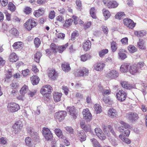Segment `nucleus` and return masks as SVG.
<instances>
[{"label": "nucleus", "mask_w": 147, "mask_h": 147, "mask_svg": "<svg viewBox=\"0 0 147 147\" xmlns=\"http://www.w3.org/2000/svg\"><path fill=\"white\" fill-rule=\"evenodd\" d=\"M80 126L82 129L86 132L91 131V126L89 124H86L84 122H82L80 123Z\"/></svg>", "instance_id": "nucleus-20"}, {"label": "nucleus", "mask_w": 147, "mask_h": 147, "mask_svg": "<svg viewBox=\"0 0 147 147\" xmlns=\"http://www.w3.org/2000/svg\"><path fill=\"white\" fill-rule=\"evenodd\" d=\"M18 59V57L16 53H11L9 57V60L12 62H14Z\"/></svg>", "instance_id": "nucleus-27"}, {"label": "nucleus", "mask_w": 147, "mask_h": 147, "mask_svg": "<svg viewBox=\"0 0 147 147\" xmlns=\"http://www.w3.org/2000/svg\"><path fill=\"white\" fill-rule=\"evenodd\" d=\"M135 35L139 37H142L145 35L146 33L144 30L136 31L134 32Z\"/></svg>", "instance_id": "nucleus-46"}, {"label": "nucleus", "mask_w": 147, "mask_h": 147, "mask_svg": "<svg viewBox=\"0 0 147 147\" xmlns=\"http://www.w3.org/2000/svg\"><path fill=\"white\" fill-rule=\"evenodd\" d=\"M42 56V53L40 51H37L34 55V61L37 63H39L40 59Z\"/></svg>", "instance_id": "nucleus-38"}, {"label": "nucleus", "mask_w": 147, "mask_h": 147, "mask_svg": "<svg viewBox=\"0 0 147 147\" xmlns=\"http://www.w3.org/2000/svg\"><path fill=\"white\" fill-rule=\"evenodd\" d=\"M62 69L65 72H68L71 70L69 64L68 63L64 62L61 64Z\"/></svg>", "instance_id": "nucleus-25"}, {"label": "nucleus", "mask_w": 147, "mask_h": 147, "mask_svg": "<svg viewBox=\"0 0 147 147\" xmlns=\"http://www.w3.org/2000/svg\"><path fill=\"white\" fill-rule=\"evenodd\" d=\"M92 22L90 21H87L83 24V28L85 30L90 28L92 26Z\"/></svg>", "instance_id": "nucleus-45"}, {"label": "nucleus", "mask_w": 147, "mask_h": 147, "mask_svg": "<svg viewBox=\"0 0 147 147\" xmlns=\"http://www.w3.org/2000/svg\"><path fill=\"white\" fill-rule=\"evenodd\" d=\"M100 90L101 91L102 95L105 96L106 95H108L110 94L111 90L110 89H103L102 87H99Z\"/></svg>", "instance_id": "nucleus-30"}, {"label": "nucleus", "mask_w": 147, "mask_h": 147, "mask_svg": "<svg viewBox=\"0 0 147 147\" xmlns=\"http://www.w3.org/2000/svg\"><path fill=\"white\" fill-rule=\"evenodd\" d=\"M24 12L26 14H29L31 12L32 9L29 7H26L24 8Z\"/></svg>", "instance_id": "nucleus-55"}, {"label": "nucleus", "mask_w": 147, "mask_h": 147, "mask_svg": "<svg viewBox=\"0 0 147 147\" xmlns=\"http://www.w3.org/2000/svg\"><path fill=\"white\" fill-rule=\"evenodd\" d=\"M130 63H124L121 66L120 70L122 73H125L129 71Z\"/></svg>", "instance_id": "nucleus-18"}, {"label": "nucleus", "mask_w": 147, "mask_h": 147, "mask_svg": "<svg viewBox=\"0 0 147 147\" xmlns=\"http://www.w3.org/2000/svg\"><path fill=\"white\" fill-rule=\"evenodd\" d=\"M128 39L127 37H125L122 38L121 40V42L122 44L124 45H127L128 44Z\"/></svg>", "instance_id": "nucleus-62"}, {"label": "nucleus", "mask_w": 147, "mask_h": 147, "mask_svg": "<svg viewBox=\"0 0 147 147\" xmlns=\"http://www.w3.org/2000/svg\"><path fill=\"white\" fill-rule=\"evenodd\" d=\"M86 117H83L87 121H90L92 118V114L90 112V114H86Z\"/></svg>", "instance_id": "nucleus-60"}, {"label": "nucleus", "mask_w": 147, "mask_h": 147, "mask_svg": "<svg viewBox=\"0 0 147 147\" xmlns=\"http://www.w3.org/2000/svg\"><path fill=\"white\" fill-rule=\"evenodd\" d=\"M10 86L13 89H17L20 87L19 84L18 82L16 80L12 81L10 85Z\"/></svg>", "instance_id": "nucleus-35"}, {"label": "nucleus", "mask_w": 147, "mask_h": 147, "mask_svg": "<svg viewBox=\"0 0 147 147\" xmlns=\"http://www.w3.org/2000/svg\"><path fill=\"white\" fill-rule=\"evenodd\" d=\"M30 80L33 85H36L38 83L40 79L37 76L33 75L30 77Z\"/></svg>", "instance_id": "nucleus-26"}, {"label": "nucleus", "mask_w": 147, "mask_h": 147, "mask_svg": "<svg viewBox=\"0 0 147 147\" xmlns=\"http://www.w3.org/2000/svg\"><path fill=\"white\" fill-rule=\"evenodd\" d=\"M111 47L112 51L115 52L117 49V44L116 42L113 40L111 42Z\"/></svg>", "instance_id": "nucleus-40"}, {"label": "nucleus", "mask_w": 147, "mask_h": 147, "mask_svg": "<svg viewBox=\"0 0 147 147\" xmlns=\"http://www.w3.org/2000/svg\"><path fill=\"white\" fill-rule=\"evenodd\" d=\"M76 3L77 6V9L80 11H81L82 9L81 1L77 0L76 1Z\"/></svg>", "instance_id": "nucleus-54"}, {"label": "nucleus", "mask_w": 147, "mask_h": 147, "mask_svg": "<svg viewBox=\"0 0 147 147\" xmlns=\"http://www.w3.org/2000/svg\"><path fill=\"white\" fill-rule=\"evenodd\" d=\"M94 147H101L100 145L99 142L95 138H93L91 140Z\"/></svg>", "instance_id": "nucleus-53"}, {"label": "nucleus", "mask_w": 147, "mask_h": 147, "mask_svg": "<svg viewBox=\"0 0 147 147\" xmlns=\"http://www.w3.org/2000/svg\"><path fill=\"white\" fill-rule=\"evenodd\" d=\"M128 50L131 53H133L136 51L137 49L134 45H131L128 47Z\"/></svg>", "instance_id": "nucleus-50"}, {"label": "nucleus", "mask_w": 147, "mask_h": 147, "mask_svg": "<svg viewBox=\"0 0 147 147\" xmlns=\"http://www.w3.org/2000/svg\"><path fill=\"white\" fill-rule=\"evenodd\" d=\"M94 107L97 114L99 113L102 112L101 106L99 104H95L94 106Z\"/></svg>", "instance_id": "nucleus-47"}, {"label": "nucleus", "mask_w": 147, "mask_h": 147, "mask_svg": "<svg viewBox=\"0 0 147 147\" xmlns=\"http://www.w3.org/2000/svg\"><path fill=\"white\" fill-rule=\"evenodd\" d=\"M48 76L51 79L55 80L56 79L57 76V72L54 69H51L49 70L48 72Z\"/></svg>", "instance_id": "nucleus-16"}, {"label": "nucleus", "mask_w": 147, "mask_h": 147, "mask_svg": "<svg viewBox=\"0 0 147 147\" xmlns=\"http://www.w3.org/2000/svg\"><path fill=\"white\" fill-rule=\"evenodd\" d=\"M123 21L124 25L130 29H133L136 24L133 20L128 18L124 19Z\"/></svg>", "instance_id": "nucleus-9"}, {"label": "nucleus", "mask_w": 147, "mask_h": 147, "mask_svg": "<svg viewBox=\"0 0 147 147\" xmlns=\"http://www.w3.org/2000/svg\"><path fill=\"white\" fill-rule=\"evenodd\" d=\"M105 64L102 62L98 63L94 67L95 69L97 71H101L105 66Z\"/></svg>", "instance_id": "nucleus-32"}, {"label": "nucleus", "mask_w": 147, "mask_h": 147, "mask_svg": "<svg viewBox=\"0 0 147 147\" xmlns=\"http://www.w3.org/2000/svg\"><path fill=\"white\" fill-rule=\"evenodd\" d=\"M77 137L80 141L82 142L86 140L87 136L83 131H80L77 133Z\"/></svg>", "instance_id": "nucleus-14"}, {"label": "nucleus", "mask_w": 147, "mask_h": 147, "mask_svg": "<svg viewBox=\"0 0 147 147\" xmlns=\"http://www.w3.org/2000/svg\"><path fill=\"white\" fill-rule=\"evenodd\" d=\"M88 55L86 54L80 56L81 61H85L88 59Z\"/></svg>", "instance_id": "nucleus-63"}, {"label": "nucleus", "mask_w": 147, "mask_h": 147, "mask_svg": "<svg viewBox=\"0 0 147 147\" xmlns=\"http://www.w3.org/2000/svg\"><path fill=\"white\" fill-rule=\"evenodd\" d=\"M129 71L132 75H135L138 72L137 66L134 64L131 65L130 64Z\"/></svg>", "instance_id": "nucleus-19"}, {"label": "nucleus", "mask_w": 147, "mask_h": 147, "mask_svg": "<svg viewBox=\"0 0 147 147\" xmlns=\"http://www.w3.org/2000/svg\"><path fill=\"white\" fill-rule=\"evenodd\" d=\"M78 32L77 31H74L71 35V39L72 40H74L75 37L78 36Z\"/></svg>", "instance_id": "nucleus-57"}, {"label": "nucleus", "mask_w": 147, "mask_h": 147, "mask_svg": "<svg viewBox=\"0 0 147 147\" xmlns=\"http://www.w3.org/2000/svg\"><path fill=\"white\" fill-rule=\"evenodd\" d=\"M118 5L119 4L116 1L114 0H112L108 2L106 6L109 9H113L116 8Z\"/></svg>", "instance_id": "nucleus-17"}, {"label": "nucleus", "mask_w": 147, "mask_h": 147, "mask_svg": "<svg viewBox=\"0 0 147 147\" xmlns=\"http://www.w3.org/2000/svg\"><path fill=\"white\" fill-rule=\"evenodd\" d=\"M62 94L61 93L59 92H55L53 94V98L54 101L55 102L60 101L61 100V98Z\"/></svg>", "instance_id": "nucleus-22"}, {"label": "nucleus", "mask_w": 147, "mask_h": 147, "mask_svg": "<svg viewBox=\"0 0 147 147\" xmlns=\"http://www.w3.org/2000/svg\"><path fill=\"white\" fill-rule=\"evenodd\" d=\"M91 42L89 40L86 41L84 43L83 48L84 50L88 51L89 50L91 47Z\"/></svg>", "instance_id": "nucleus-28"}, {"label": "nucleus", "mask_w": 147, "mask_h": 147, "mask_svg": "<svg viewBox=\"0 0 147 147\" xmlns=\"http://www.w3.org/2000/svg\"><path fill=\"white\" fill-rule=\"evenodd\" d=\"M28 90V87L24 84L20 90V94L23 95H24Z\"/></svg>", "instance_id": "nucleus-41"}, {"label": "nucleus", "mask_w": 147, "mask_h": 147, "mask_svg": "<svg viewBox=\"0 0 147 147\" xmlns=\"http://www.w3.org/2000/svg\"><path fill=\"white\" fill-rule=\"evenodd\" d=\"M42 134L47 141L51 140L53 138V133L48 128L44 127L42 129Z\"/></svg>", "instance_id": "nucleus-5"}, {"label": "nucleus", "mask_w": 147, "mask_h": 147, "mask_svg": "<svg viewBox=\"0 0 147 147\" xmlns=\"http://www.w3.org/2000/svg\"><path fill=\"white\" fill-rule=\"evenodd\" d=\"M81 73V75L82 76L84 75H88L89 73V70L85 67H83L80 69Z\"/></svg>", "instance_id": "nucleus-51"}, {"label": "nucleus", "mask_w": 147, "mask_h": 147, "mask_svg": "<svg viewBox=\"0 0 147 147\" xmlns=\"http://www.w3.org/2000/svg\"><path fill=\"white\" fill-rule=\"evenodd\" d=\"M119 123L121 125L123 126L119 127L118 129L119 131L121 132H123V134L125 136L128 137L130 133V131L128 129L131 128L130 125L123 121H120Z\"/></svg>", "instance_id": "nucleus-2"}, {"label": "nucleus", "mask_w": 147, "mask_h": 147, "mask_svg": "<svg viewBox=\"0 0 147 147\" xmlns=\"http://www.w3.org/2000/svg\"><path fill=\"white\" fill-rule=\"evenodd\" d=\"M95 131L97 136L100 139L104 140L106 138V136L100 128H96Z\"/></svg>", "instance_id": "nucleus-13"}, {"label": "nucleus", "mask_w": 147, "mask_h": 147, "mask_svg": "<svg viewBox=\"0 0 147 147\" xmlns=\"http://www.w3.org/2000/svg\"><path fill=\"white\" fill-rule=\"evenodd\" d=\"M122 86L126 89H130L134 88V85L129 84L128 82L122 81L121 82Z\"/></svg>", "instance_id": "nucleus-21"}, {"label": "nucleus", "mask_w": 147, "mask_h": 147, "mask_svg": "<svg viewBox=\"0 0 147 147\" xmlns=\"http://www.w3.org/2000/svg\"><path fill=\"white\" fill-rule=\"evenodd\" d=\"M68 45V43H67L63 45L58 46L57 51L59 53H62L65 50Z\"/></svg>", "instance_id": "nucleus-34"}, {"label": "nucleus", "mask_w": 147, "mask_h": 147, "mask_svg": "<svg viewBox=\"0 0 147 147\" xmlns=\"http://www.w3.org/2000/svg\"><path fill=\"white\" fill-rule=\"evenodd\" d=\"M10 35L17 36L19 35V32L15 28H11L9 31Z\"/></svg>", "instance_id": "nucleus-42"}, {"label": "nucleus", "mask_w": 147, "mask_h": 147, "mask_svg": "<svg viewBox=\"0 0 147 147\" xmlns=\"http://www.w3.org/2000/svg\"><path fill=\"white\" fill-rule=\"evenodd\" d=\"M25 141L27 146L30 147L32 146V140L30 137H26L25 139Z\"/></svg>", "instance_id": "nucleus-43"}, {"label": "nucleus", "mask_w": 147, "mask_h": 147, "mask_svg": "<svg viewBox=\"0 0 147 147\" xmlns=\"http://www.w3.org/2000/svg\"><path fill=\"white\" fill-rule=\"evenodd\" d=\"M12 76V73L11 71H8L6 75L5 80H8L11 78Z\"/></svg>", "instance_id": "nucleus-58"}, {"label": "nucleus", "mask_w": 147, "mask_h": 147, "mask_svg": "<svg viewBox=\"0 0 147 147\" xmlns=\"http://www.w3.org/2000/svg\"><path fill=\"white\" fill-rule=\"evenodd\" d=\"M118 55L119 58L122 60H124L127 57L126 54L120 52L118 53Z\"/></svg>", "instance_id": "nucleus-56"}, {"label": "nucleus", "mask_w": 147, "mask_h": 147, "mask_svg": "<svg viewBox=\"0 0 147 147\" xmlns=\"http://www.w3.org/2000/svg\"><path fill=\"white\" fill-rule=\"evenodd\" d=\"M55 131L56 135L59 138L63 139L65 137L63 136L61 130L59 128H56L55 130Z\"/></svg>", "instance_id": "nucleus-39"}, {"label": "nucleus", "mask_w": 147, "mask_h": 147, "mask_svg": "<svg viewBox=\"0 0 147 147\" xmlns=\"http://www.w3.org/2000/svg\"><path fill=\"white\" fill-rule=\"evenodd\" d=\"M52 90L53 88L50 85H45L41 88L40 93L44 97L49 98L51 95Z\"/></svg>", "instance_id": "nucleus-1"}, {"label": "nucleus", "mask_w": 147, "mask_h": 147, "mask_svg": "<svg viewBox=\"0 0 147 147\" xmlns=\"http://www.w3.org/2000/svg\"><path fill=\"white\" fill-rule=\"evenodd\" d=\"M125 15V14L124 12H119L117 13L115 16V18L116 19L120 20L123 16Z\"/></svg>", "instance_id": "nucleus-52"}, {"label": "nucleus", "mask_w": 147, "mask_h": 147, "mask_svg": "<svg viewBox=\"0 0 147 147\" xmlns=\"http://www.w3.org/2000/svg\"><path fill=\"white\" fill-rule=\"evenodd\" d=\"M138 48L142 50H145L146 48L145 44L144 41L142 39H140L137 43Z\"/></svg>", "instance_id": "nucleus-24"}, {"label": "nucleus", "mask_w": 147, "mask_h": 147, "mask_svg": "<svg viewBox=\"0 0 147 147\" xmlns=\"http://www.w3.org/2000/svg\"><path fill=\"white\" fill-rule=\"evenodd\" d=\"M8 111L11 113H14L18 111L20 109V106L14 102H10L8 104Z\"/></svg>", "instance_id": "nucleus-6"}, {"label": "nucleus", "mask_w": 147, "mask_h": 147, "mask_svg": "<svg viewBox=\"0 0 147 147\" xmlns=\"http://www.w3.org/2000/svg\"><path fill=\"white\" fill-rule=\"evenodd\" d=\"M90 14L93 18L94 19L97 18V16L96 15V9L95 7H93L90 8Z\"/></svg>", "instance_id": "nucleus-37"}, {"label": "nucleus", "mask_w": 147, "mask_h": 147, "mask_svg": "<svg viewBox=\"0 0 147 147\" xmlns=\"http://www.w3.org/2000/svg\"><path fill=\"white\" fill-rule=\"evenodd\" d=\"M67 110L69 115L73 117L74 119H75L76 118L77 113L74 106L67 107Z\"/></svg>", "instance_id": "nucleus-12"}, {"label": "nucleus", "mask_w": 147, "mask_h": 147, "mask_svg": "<svg viewBox=\"0 0 147 147\" xmlns=\"http://www.w3.org/2000/svg\"><path fill=\"white\" fill-rule=\"evenodd\" d=\"M37 24V23L35 22V19L33 18H31L29 19L24 25L25 28L29 31L35 27Z\"/></svg>", "instance_id": "nucleus-3"}, {"label": "nucleus", "mask_w": 147, "mask_h": 147, "mask_svg": "<svg viewBox=\"0 0 147 147\" xmlns=\"http://www.w3.org/2000/svg\"><path fill=\"white\" fill-rule=\"evenodd\" d=\"M23 126V124L22 121L18 120L14 123L12 127L16 134H17L22 129Z\"/></svg>", "instance_id": "nucleus-10"}, {"label": "nucleus", "mask_w": 147, "mask_h": 147, "mask_svg": "<svg viewBox=\"0 0 147 147\" xmlns=\"http://www.w3.org/2000/svg\"><path fill=\"white\" fill-rule=\"evenodd\" d=\"M126 117L127 118L132 122L135 121L139 118L138 115L137 113L133 112H129L127 113Z\"/></svg>", "instance_id": "nucleus-11"}, {"label": "nucleus", "mask_w": 147, "mask_h": 147, "mask_svg": "<svg viewBox=\"0 0 147 147\" xmlns=\"http://www.w3.org/2000/svg\"><path fill=\"white\" fill-rule=\"evenodd\" d=\"M58 46L54 43H52L50 46L51 50L52 51V52L55 54H56L57 53V49Z\"/></svg>", "instance_id": "nucleus-44"}, {"label": "nucleus", "mask_w": 147, "mask_h": 147, "mask_svg": "<svg viewBox=\"0 0 147 147\" xmlns=\"http://www.w3.org/2000/svg\"><path fill=\"white\" fill-rule=\"evenodd\" d=\"M30 73V70L28 69L23 70L22 71V74L24 76H26L28 75Z\"/></svg>", "instance_id": "nucleus-64"}, {"label": "nucleus", "mask_w": 147, "mask_h": 147, "mask_svg": "<svg viewBox=\"0 0 147 147\" xmlns=\"http://www.w3.org/2000/svg\"><path fill=\"white\" fill-rule=\"evenodd\" d=\"M73 22V20L71 18L66 20L63 25V28H66L69 27L72 24Z\"/></svg>", "instance_id": "nucleus-31"}, {"label": "nucleus", "mask_w": 147, "mask_h": 147, "mask_svg": "<svg viewBox=\"0 0 147 147\" xmlns=\"http://www.w3.org/2000/svg\"><path fill=\"white\" fill-rule=\"evenodd\" d=\"M67 115V113L65 111H60L56 113L55 118L57 121H63Z\"/></svg>", "instance_id": "nucleus-8"}, {"label": "nucleus", "mask_w": 147, "mask_h": 147, "mask_svg": "<svg viewBox=\"0 0 147 147\" xmlns=\"http://www.w3.org/2000/svg\"><path fill=\"white\" fill-rule=\"evenodd\" d=\"M102 12L103 15L105 17V20L109 19L111 15L109 11L105 8L102 9Z\"/></svg>", "instance_id": "nucleus-29"}, {"label": "nucleus", "mask_w": 147, "mask_h": 147, "mask_svg": "<svg viewBox=\"0 0 147 147\" xmlns=\"http://www.w3.org/2000/svg\"><path fill=\"white\" fill-rule=\"evenodd\" d=\"M65 37V34L63 33H58L56 34V39H63Z\"/></svg>", "instance_id": "nucleus-59"}, {"label": "nucleus", "mask_w": 147, "mask_h": 147, "mask_svg": "<svg viewBox=\"0 0 147 147\" xmlns=\"http://www.w3.org/2000/svg\"><path fill=\"white\" fill-rule=\"evenodd\" d=\"M44 12V8H40L37 10H35L33 13L34 15L36 17H39L42 16Z\"/></svg>", "instance_id": "nucleus-23"}, {"label": "nucleus", "mask_w": 147, "mask_h": 147, "mask_svg": "<svg viewBox=\"0 0 147 147\" xmlns=\"http://www.w3.org/2000/svg\"><path fill=\"white\" fill-rule=\"evenodd\" d=\"M7 7L8 9L12 12L15 11L16 9V6L12 2H9L8 4Z\"/></svg>", "instance_id": "nucleus-33"}, {"label": "nucleus", "mask_w": 147, "mask_h": 147, "mask_svg": "<svg viewBox=\"0 0 147 147\" xmlns=\"http://www.w3.org/2000/svg\"><path fill=\"white\" fill-rule=\"evenodd\" d=\"M107 115L111 118H114L117 117L118 114L116 110L113 108H110L108 111Z\"/></svg>", "instance_id": "nucleus-15"}, {"label": "nucleus", "mask_w": 147, "mask_h": 147, "mask_svg": "<svg viewBox=\"0 0 147 147\" xmlns=\"http://www.w3.org/2000/svg\"><path fill=\"white\" fill-rule=\"evenodd\" d=\"M127 93L122 89H119L116 93V97L117 100L120 102L125 101L127 97Z\"/></svg>", "instance_id": "nucleus-4"}, {"label": "nucleus", "mask_w": 147, "mask_h": 147, "mask_svg": "<svg viewBox=\"0 0 147 147\" xmlns=\"http://www.w3.org/2000/svg\"><path fill=\"white\" fill-rule=\"evenodd\" d=\"M34 44L35 47L38 48L41 44V41L40 39L38 37L35 38L34 40Z\"/></svg>", "instance_id": "nucleus-48"}, {"label": "nucleus", "mask_w": 147, "mask_h": 147, "mask_svg": "<svg viewBox=\"0 0 147 147\" xmlns=\"http://www.w3.org/2000/svg\"><path fill=\"white\" fill-rule=\"evenodd\" d=\"M55 13L54 10L51 11L49 12V18L51 19H53L55 16Z\"/></svg>", "instance_id": "nucleus-61"}, {"label": "nucleus", "mask_w": 147, "mask_h": 147, "mask_svg": "<svg viewBox=\"0 0 147 147\" xmlns=\"http://www.w3.org/2000/svg\"><path fill=\"white\" fill-rule=\"evenodd\" d=\"M13 47L15 49H21L23 46V43L21 42H15L13 45Z\"/></svg>", "instance_id": "nucleus-36"}, {"label": "nucleus", "mask_w": 147, "mask_h": 147, "mask_svg": "<svg viewBox=\"0 0 147 147\" xmlns=\"http://www.w3.org/2000/svg\"><path fill=\"white\" fill-rule=\"evenodd\" d=\"M108 50L107 49H105L101 50L98 52L100 57H103L106 54L108 53Z\"/></svg>", "instance_id": "nucleus-49"}, {"label": "nucleus", "mask_w": 147, "mask_h": 147, "mask_svg": "<svg viewBox=\"0 0 147 147\" xmlns=\"http://www.w3.org/2000/svg\"><path fill=\"white\" fill-rule=\"evenodd\" d=\"M119 74L117 71L115 69L110 70L105 74V76L108 79L111 80L115 79L118 77Z\"/></svg>", "instance_id": "nucleus-7"}]
</instances>
